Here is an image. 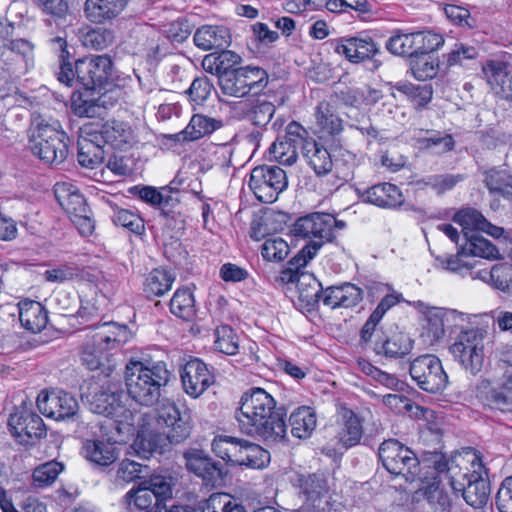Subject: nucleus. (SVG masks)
<instances>
[{"mask_svg":"<svg viewBox=\"0 0 512 512\" xmlns=\"http://www.w3.org/2000/svg\"><path fill=\"white\" fill-rule=\"evenodd\" d=\"M236 419L243 433L259 437L267 443L281 442L287 434L284 415L276 409V401L259 387L242 395Z\"/></svg>","mask_w":512,"mask_h":512,"instance_id":"nucleus-1","label":"nucleus"},{"mask_svg":"<svg viewBox=\"0 0 512 512\" xmlns=\"http://www.w3.org/2000/svg\"><path fill=\"white\" fill-rule=\"evenodd\" d=\"M171 373L163 361L143 362L130 360L125 368L128 395L144 406L155 404L161 388L170 380Z\"/></svg>","mask_w":512,"mask_h":512,"instance_id":"nucleus-2","label":"nucleus"},{"mask_svg":"<svg viewBox=\"0 0 512 512\" xmlns=\"http://www.w3.org/2000/svg\"><path fill=\"white\" fill-rule=\"evenodd\" d=\"M29 145L34 156L48 165H59L68 156L69 137L58 120L41 115L33 117Z\"/></svg>","mask_w":512,"mask_h":512,"instance_id":"nucleus-3","label":"nucleus"},{"mask_svg":"<svg viewBox=\"0 0 512 512\" xmlns=\"http://www.w3.org/2000/svg\"><path fill=\"white\" fill-rule=\"evenodd\" d=\"M124 400H127L124 392L112 389L111 386L102 387L89 400V407L93 413L109 419V435L115 442L124 441L126 436L134 432V415L126 407Z\"/></svg>","mask_w":512,"mask_h":512,"instance_id":"nucleus-4","label":"nucleus"},{"mask_svg":"<svg viewBox=\"0 0 512 512\" xmlns=\"http://www.w3.org/2000/svg\"><path fill=\"white\" fill-rule=\"evenodd\" d=\"M132 338V333L126 325L116 322H105L95 327L88 337L82 352V361L90 370L99 367L103 356L126 344Z\"/></svg>","mask_w":512,"mask_h":512,"instance_id":"nucleus-5","label":"nucleus"},{"mask_svg":"<svg viewBox=\"0 0 512 512\" xmlns=\"http://www.w3.org/2000/svg\"><path fill=\"white\" fill-rule=\"evenodd\" d=\"M471 469L465 467V471L459 474L457 467L449 468L450 485L455 492H461L468 505L475 509L486 506L489 501L490 485L483 478L485 473L484 466L477 454L472 455L471 460H467Z\"/></svg>","mask_w":512,"mask_h":512,"instance_id":"nucleus-6","label":"nucleus"},{"mask_svg":"<svg viewBox=\"0 0 512 512\" xmlns=\"http://www.w3.org/2000/svg\"><path fill=\"white\" fill-rule=\"evenodd\" d=\"M308 512H345L348 508L344 497L331 491L323 475H309L301 484Z\"/></svg>","mask_w":512,"mask_h":512,"instance_id":"nucleus-7","label":"nucleus"},{"mask_svg":"<svg viewBox=\"0 0 512 512\" xmlns=\"http://www.w3.org/2000/svg\"><path fill=\"white\" fill-rule=\"evenodd\" d=\"M171 496V487L162 476H152L139 483L137 489L126 494L130 511L166 512L165 500Z\"/></svg>","mask_w":512,"mask_h":512,"instance_id":"nucleus-8","label":"nucleus"},{"mask_svg":"<svg viewBox=\"0 0 512 512\" xmlns=\"http://www.w3.org/2000/svg\"><path fill=\"white\" fill-rule=\"evenodd\" d=\"M267 84L268 74L264 69L246 66L221 75L219 87L224 95L242 98L259 93Z\"/></svg>","mask_w":512,"mask_h":512,"instance_id":"nucleus-9","label":"nucleus"},{"mask_svg":"<svg viewBox=\"0 0 512 512\" xmlns=\"http://www.w3.org/2000/svg\"><path fill=\"white\" fill-rule=\"evenodd\" d=\"M379 459L392 475L402 476L412 482L419 473V460L415 453L398 440L384 441L378 450Z\"/></svg>","mask_w":512,"mask_h":512,"instance_id":"nucleus-10","label":"nucleus"},{"mask_svg":"<svg viewBox=\"0 0 512 512\" xmlns=\"http://www.w3.org/2000/svg\"><path fill=\"white\" fill-rule=\"evenodd\" d=\"M409 373L417 386L428 393H440L449 383L441 360L432 354L414 359L410 364Z\"/></svg>","mask_w":512,"mask_h":512,"instance_id":"nucleus-11","label":"nucleus"},{"mask_svg":"<svg viewBox=\"0 0 512 512\" xmlns=\"http://www.w3.org/2000/svg\"><path fill=\"white\" fill-rule=\"evenodd\" d=\"M450 352L470 374L476 375L482 370L485 361L484 339L478 330L461 332L450 346Z\"/></svg>","mask_w":512,"mask_h":512,"instance_id":"nucleus-12","label":"nucleus"},{"mask_svg":"<svg viewBox=\"0 0 512 512\" xmlns=\"http://www.w3.org/2000/svg\"><path fill=\"white\" fill-rule=\"evenodd\" d=\"M249 188L262 203H273L288 185L286 172L278 166H257L252 169Z\"/></svg>","mask_w":512,"mask_h":512,"instance_id":"nucleus-13","label":"nucleus"},{"mask_svg":"<svg viewBox=\"0 0 512 512\" xmlns=\"http://www.w3.org/2000/svg\"><path fill=\"white\" fill-rule=\"evenodd\" d=\"M336 218L329 213L315 212L296 220L291 228L295 237L310 239L308 244H319V249L335 238Z\"/></svg>","mask_w":512,"mask_h":512,"instance_id":"nucleus-14","label":"nucleus"},{"mask_svg":"<svg viewBox=\"0 0 512 512\" xmlns=\"http://www.w3.org/2000/svg\"><path fill=\"white\" fill-rule=\"evenodd\" d=\"M37 407L43 415L57 421L73 419L79 410L76 398L63 390L42 391Z\"/></svg>","mask_w":512,"mask_h":512,"instance_id":"nucleus-15","label":"nucleus"},{"mask_svg":"<svg viewBox=\"0 0 512 512\" xmlns=\"http://www.w3.org/2000/svg\"><path fill=\"white\" fill-rule=\"evenodd\" d=\"M112 60L108 55L85 57L76 61V80L86 89L101 87L111 74Z\"/></svg>","mask_w":512,"mask_h":512,"instance_id":"nucleus-16","label":"nucleus"},{"mask_svg":"<svg viewBox=\"0 0 512 512\" xmlns=\"http://www.w3.org/2000/svg\"><path fill=\"white\" fill-rule=\"evenodd\" d=\"M156 423L161 432L170 439V444H179L190 436L191 425L181 416L176 404L171 401L163 402L157 409Z\"/></svg>","mask_w":512,"mask_h":512,"instance_id":"nucleus-17","label":"nucleus"},{"mask_svg":"<svg viewBox=\"0 0 512 512\" xmlns=\"http://www.w3.org/2000/svg\"><path fill=\"white\" fill-rule=\"evenodd\" d=\"M186 469L201 478L206 485L215 486L222 481L223 466L203 449L188 448L183 452Z\"/></svg>","mask_w":512,"mask_h":512,"instance_id":"nucleus-18","label":"nucleus"},{"mask_svg":"<svg viewBox=\"0 0 512 512\" xmlns=\"http://www.w3.org/2000/svg\"><path fill=\"white\" fill-rule=\"evenodd\" d=\"M8 428L13 437L21 444H29L46 435L43 419L30 411H18L8 418Z\"/></svg>","mask_w":512,"mask_h":512,"instance_id":"nucleus-19","label":"nucleus"},{"mask_svg":"<svg viewBox=\"0 0 512 512\" xmlns=\"http://www.w3.org/2000/svg\"><path fill=\"white\" fill-rule=\"evenodd\" d=\"M424 333L430 343L439 341L445 336V330L465 321V314L457 310L430 307L426 313Z\"/></svg>","mask_w":512,"mask_h":512,"instance_id":"nucleus-20","label":"nucleus"},{"mask_svg":"<svg viewBox=\"0 0 512 512\" xmlns=\"http://www.w3.org/2000/svg\"><path fill=\"white\" fill-rule=\"evenodd\" d=\"M181 381L184 391L197 398L214 383V376L202 360L193 358L184 365Z\"/></svg>","mask_w":512,"mask_h":512,"instance_id":"nucleus-21","label":"nucleus"},{"mask_svg":"<svg viewBox=\"0 0 512 512\" xmlns=\"http://www.w3.org/2000/svg\"><path fill=\"white\" fill-rule=\"evenodd\" d=\"M334 51L344 56L352 63H360L373 58L379 47L369 36L358 35L354 37H342L333 43Z\"/></svg>","mask_w":512,"mask_h":512,"instance_id":"nucleus-22","label":"nucleus"},{"mask_svg":"<svg viewBox=\"0 0 512 512\" xmlns=\"http://www.w3.org/2000/svg\"><path fill=\"white\" fill-rule=\"evenodd\" d=\"M482 72L493 95L512 102V74L507 64L499 60H487L482 66Z\"/></svg>","mask_w":512,"mask_h":512,"instance_id":"nucleus-23","label":"nucleus"},{"mask_svg":"<svg viewBox=\"0 0 512 512\" xmlns=\"http://www.w3.org/2000/svg\"><path fill=\"white\" fill-rule=\"evenodd\" d=\"M362 298V289L349 282L330 286L321 291L323 304L331 309L354 307Z\"/></svg>","mask_w":512,"mask_h":512,"instance_id":"nucleus-24","label":"nucleus"},{"mask_svg":"<svg viewBox=\"0 0 512 512\" xmlns=\"http://www.w3.org/2000/svg\"><path fill=\"white\" fill-rule=\"evenodd\" d=\"M193 40L195 45L203 51L223 49L229 46L231 34L223 25H203L196 30Z\"/></svg>","mask_w":512,"mask_h":512,"instance_id":"nucleus-25","label":"nucleus"},{"mask_svg":"<svg viewBox=\"0 0 512 512\" xmlns=\"http://www.w3.org/2000/svg\"><path fill=\"white\" fill-rule=\"evenodd\" d=\"M54 194L59 205L70 218L78 214L90 212L85 198L73 184L67 182L56 183L54 186Z\"/></svg>","mask_w":512,"mask_h":512,"instance_id":"nucleus-26","label":"nucleus"},{"mask_svg":"<svg viewBox=\"0 0 512 512\" xmlns=\"http://www.w3.org/2000/svg\"><path fill=\"white\" fill-rule=\"evenodd\" d=\"M221 126L222 122L220 120L202 114H194L185 129L166 137L176 141H195L213 133Z\"/></svg>","mask_w":512,"mask_h":512,"instance_id":"nucleus-27","label":"nucleus"},{"mask_svg":"<svg viewBox=\"0 0 512 512\" xmlns=\"http://www.w3.org/2000/svg\"><path fill=\"white\" fill-rule=\"evenodd\" d=\"M127 3L128 0H86L84 13L91 22L102 24L116 18Z\"/></svg>","mask_w":512,"mask_h":512,"instance_id":"nucleus-28","label":"nucleus"},{"mask_svg":"<svg viewBox=\"0 0 512 512\" xmlns=\"http://www.w3.org/2000/svg\"><path fill=\"white\" fill-rule=\"evenodd\" d=\"M366 202L381 208L400 207L405 198L401 190L391 183H380L367 189L363 195Z\"/></svg>","mask_w":512,"mask_h":512,"instance_id":"nucleus-29","label":"nucleus"},{"mask_svg":"<svg viewBox=\"0 0 512 512\" xmlns=\"http://www.w3.org/2000/svg\"><path fill=\"white\" fill-rule=\"evenodd\" d=\"M301 153L316 175L323 176L332 171L333 160L331 154L324 145L318 143L315 139L305 141Z\"/></svg>","mask_w":512,"mask_h":512,"instance_id":"nucleus-30","label":"nucleus"},{"mask_svg":"<svg viewBox=\"0 0 512 512\" xmlns=\"http://www.w3.org/2000/svg\"><path fill=\"white\" fill-rule=\"evenodd\" d=\"M103 144L114 149H126L133 140L132 130L125 123L110 120L105 122L99 131L94 132Z\"/></svg>","mask_w":512,"mask_h":512,"instance_id":"nucleus-31","label":"nucleus"},{"mask_svg":"<svg viewBox=\"0 0 512 512\" xmlns=\"http://www.w3.org/2000/svg\"><path fill=\"white\" fill-rule=\"evenodd\" d=\"M18 312L21 325L32 333L41 332L47 325V311L38 301L29 299L20 301Z\"/></svg>","mask_w":512,"mask_h":512,"instance_id":"nucleus-32","label":"nucleus"},{"mask_svg":"<svg viewBox=\"0 0 512 512\" xmlns=\"http://www.w3.org/2000/svg\"><path fill=\"white\" fill-rule=\"evenodd\" d=\"M168 444L170 439L161 431L143 428L138 432L132 448L141 458H149L154 452L162 453Z\"/></svg>","mask_w":512,"mask_h":512,"instance_id":"nucleus-33","label":"nucleus"},{"mask_svg":"<svg viewBox=\"0 0 512 512\" xmlns=\"http://www.w3.org/2000/svg\"><path fill=\"white\" fill-rule=\"evenodd\" d=\"M78 162L81 166L93 169L105 157V151L98 135L90 133L87 137L81 136L78 140Z\"/></svg>","mask_w":512,"mask_h":512,"instance_id":"nucleus-34","label":"nucleus"},{"mask_svg":"<svg viewBox=\"0 0 512 512\" xmlns=\"http://www.w3.org/2000/svg\"><path fill=\"white\" fill-rule=\"evenodd\" d=\"M315 124L317 132L324 137L337 135L343 130L342 119L334 106L327 101H322L316 106Z\"/></svg>","mask_w":512,"mask_h":512,"instance_id":"nucleus-35","label":"nucleus"},{"mask_svg":"<svg viewBox=\"0 0 512 512\" xmlns=\"http://www.w3.org/2000/svg\"><path fill=\"white\" fill-rule=\"evenodd\" d=\"M488 404L504 412L512 411V371H507L501 381L487 392Z\"/></svg>","mask_w":512,"mask_h":512,"instance_id":"nucleus-36","label":"nucleus"},{"mask_svg":"<svg viewBox=\"0 0 512 512\" xmlns=\"http://www.w3.org/2000/svg\"><path fill=\"white\" fill-rule=\"evenodd\" d=\"M291 433L299 439L309 438L317 425V418L313 408L301 406L295 409L289 418Z\"/></svg>","mask_w":512,"mask_h":512,"instance_id":"nucleus-37","label":"nucleus"},{"mask_svg":"<svg viewBox=\"0 0 512 512\" xmlns=\"http://www.w3.org/2000/svg\"><path fill=\"white\" fill-rule=\"evenodd\" d=\"M413 349V340L404 333H396L382 342H377L374 351L389 358H402Z\"/></svg>","mask_w":512,"mask_h":512,"instance_id":"nucleus-38","label":"nucleus"},{"mask_svg":"<svg viewBox=\"0 0 512 512\" xmlns=\"http://www.w3.org/2000/svg\"><path fill=\"white\" fill-rule=\"evenodd\" d=\"M33 45L24 39L12 40L4 53L7 60H13L14 71H27L33 63Z\"/></svg>","mask_w":512,"mask_h":512,"instance_id":"nucleus-39","label":"nucleus"},{"mask_svg":"<svg viewBox=\"0 0 512 512\" xmlns=\"http://www.w3.org/2000/svg\"><path fill=\"white\" fill-rule=\"evenodd\" d=\"M175 275L163 268H155L145 278L144 292L148 297L163 296L171 290Z\"/></svg>","mask_w":512,"mask_h":512,"instance_id":"nucleus-40","label":"nucleus"},{"mask_svg":"<svg viewBox=\"0 0 512 512\" xmlns=\"http://www.w3.org/2000/svg\"><path fill=\"white\" fill-rule=\"evenodd\" d=\"M86 459L98 465L107 466L117 459L116 448L109 442L87 440L83 445Z\"/></svg>","mask_w":512,"mask_h":512,"instance_id":"nucleus-41","label":"nucleus"},{"mask_svg":"<svg viewBox=\"0 0 512 512\" xmlns=\"http://www.w3.org/2000/svg\"><path fill=\"white\" fill-rule=\"evenodd\" d=\"M194 512H245L244 507L227 493H213Z\"/></svg>","mask_w":512,"mask_h":512,"instance_id":"nucleus-42","label":"nucleus"},{"mask_svg":"<svg viewBox=\"0 0 512 512\" xmlns=\"http://www.w3.org/2000/svg\"><path fill=\"white\" fill-rule=\"evenodd\" d=\"M484 182L489 192L512 199V175L506 170L492 168L485 173Z\"/></svg>","mask_w":512,"mask_h":512,"instance_id":"nucleus-43","label":"nucleus"},{"mask_svg":"<svg viewBox=\"0 0 512 512\" xmlns=\"http://www.w3.org/2000/svg\"><path fill=\"white\" fill-rule=\"evenodd\" d=\"M342 427L339 432V440L346 447H352L359 443L363 430L358 416L349 409L342 412Z\"/></svg>","mask_w":512,"mask_h":512,"instance_id":"nucleus-44","label":"nucleus"},{"mask_svg":"<svg viewBox=\"0 0 512 512\" xmlns=\"http://www.w3.org/2000/svg\"><path fill=\"white\" fill-rule=\"evenodd\" d=\"M319 244L305 245L289 262L288 266L282 272V279L287 282H294L300 278L299 271L314 258L319 251Z\"/></svg>","mask_w":512,"mask_h":512,"instance_id":"nucleus-45","label":"nucleus"},{"mask_svg":"<svg viewBox=\"0 0 512 512\" xmlns=\"http://www.w3.org/2000/svg\"><path fill=\"white\" fill-rule=\"evenodd\" d=\"M418 493L427 500L435 512H448L451 508L452 502L449 494L436 480L422 487Z\"/></svg>","mask_w":512,"mask_h":512,"instance_id":"nucleus-46","label":"nucleus"},{"mask_svg":"<svg viewBox=\"0 0 512 512\" xmlns=\"http://www.w3.org/2000/svg\"><path fill=\"white\" fill-rule=\"evenodd\" d=\"M195 300L189 288L176 290L171 301L170 311L184 320H191L195 315Z\"/></svg>","mask_w":512,"mask_h":512,"instance_id":"nucleus-47","label":"nucleus"},{"mask_svg":"<svg viewBox=\"0 0 512 512\" xmlns=\"http://www.w3.org/2000/svg\"><path fill=\"white\" fill-rule=\"evenodd\" d=\"M463 248L468 256L492 260L500 257L498 249L488 239L478 234H471L467 237Z\"/></svg>","mask_w":512,"mask_h":512,"instance_id":"nucleus-48","label":"nucleus"},{"mask_svg":"<svg viewBox=\"0 0 512 512\" xmlns=\"http://www.w3.org/2000/svg\"><path fill=\"white\" fill-rule=\"evenodd\" d=\"M466 257H468V255L464 252V248L462 247L456 254L436 256V267L464 275L474 268L473 263L465 260Z\"/></svg>","mask_w":512,"mask_h":512,"instance_id":"nucleus-49","label":"nucleus"},{"mask_svg":"<svg viewBox=\"0 0 512 512\" xmlns=\"http://www.w3.org/2000/svg\"><path fill=\"white\" fill-rule=\"evenodd\" d=\"M453 221L462 227L465 238L470 236V232L480 231L488 226L485 217L475 209L467 208L457 212Z\"/></svg>","mask_w":512,"mask_h":512,"instance_id":"nucleus-50","label":"nucleus"},{"mask_svg":"<svg viewBox=\"0 0 512 512\" xmlns=\"http://www.w3.org/2000/svg\"><path fill=\"white\" fill-rule=\"evenodd\" d=\"M63 470L64 465L61 462L51 460L43 463L33 470V485L38 488L48 487L56 481Z\"/></svg>","mask_w":512,"mask_h":512,"instance_id":"nucleus-51","label":"nucleus"},{"mask_svg":"<svg viewBox=\"0 0 512 512\" xmlns=\"http://www.w3.org/2000/svg\"><path fill=\"white\" fill-rule=\"evenodd\" d=\"M386 49L394 55L415 57L413 32L395 31L387 40Z\"/></svg>","mask_w":512,"mask_h":512,"instance_id":"nucleus-52","label":"nucleus"},{"mask_svg":"<svg viewBox=\"0 0 512 512\" xmlns=\"http://www.w3.org/2000/svg\"><path fill=\"white\" fill-rule=\"evenodd\" d=\"M298 147L296 143L280 136L271 145L270 153L279 163L292 165L297 161Z\"/></svg>","mask_w":512,"mask_h":512,"instance_id":"nucleus-53","label":"nucleus"},{"mask_svg":"<svg viewBox=\"0 0 512 512\" xmlns=\"http://www.w3.org/2000/svg\"><path fill=\"white\" fill-rule=\"evenodd\" d=\"M396 89L405 94L416 108L425 107L432 99L433 91L430 84L414 85L411 83L398 84Z\"/></svg>","mask_w":512,"mask_h":512,"instance_id":"nucleus-54","label":"nucleus"},{"mask_svg":"<svg viewBox=\"0 0 512 512\" xmlns=\"http://www.w3.org/2000/svg\"><path fill=\"white\" fill-rule=\"evenodd\" d=\"M415 56L429 55L444 43L440 34L431 31L413 32Z\"/></svg>","mask_w":512,"mask_h":512,"instance_id":"nucleus-55","label":"nucleus"},{"mask_svg":"<svg viewBox=\"0 0 512 512\" xmlns=\"http://www.w3.org/2000/svg\"><path fill=\"white\" fill-rule=\"evenodd\" d=\"M215 347L218 351L235 355L239 349V339L234 330L228 325H221L215 330Z\"/></svg>","mask_w":512,"mask_h":512,"instance_id":"nucleus-56","label":"nucleus"},{"mask_svg":"<svg viewBox=\"0 0 512 512\" xmlns=\"http://www.w3.org/2000/svg\"><path fill=\"white\" fill-rule=\"evenodd\" d=\"M288 243L281 237L268 238L262 245L261 254L267 261L280 262L289 254Z\"/></svg>","mask_w":512,"mask_h":512,"instance_id":"nucleus-57","label":"nucleus"},{"mask_svg":"<svg viewBox=\"0 0 512 512\" xmlns=\"http://www.w3.org/2000/svg\"><path fill=\"white\" fill-rule=\"evenodd\" d=\"M115 39L112 30L107 28L91 29L83 35L82 42L87 48L103 50L113 44Z\"/></svg>","mask_w":512,"mask_h":512,"instance_id":"nucleus-58","label":"nucleus"},{"mask_svg":"<svg viewBox=\"0 0 512 512\" xmlns=\"http://www.w3.org/2000/svg\"><path fill=\"white\" fill-rule=\"evenodd\" d=\"M244 452L242 465L247 467L261 469L270 461L269 452L253 442L248 441Z\"/></svg>","mask_w":512,"mask_h":512,"instance_id":"nucleus-59","label":"nucleus"},{"mask_svg":"<svg viewBox=\"0 0 512 512\" xmlns=\"http://www.w3.org/2000/svg\"><path fill=\"white\" fill-rule=\"evenodd\" d=\"M299 291V297L310 303L311 301L321 299V284L309 274L301 273L300 278L295 281Z\"/></svg>","mask_w":512,"mask_h":512,"instance_id":"nucleus-60","label":"nucleus"},{"mask_svg":"<svg viewBox=\"0 0 512 512\" xmlns=\"http://www.w3.org/2000/svg\"><path fill=\"white\" fill-rule=\"evenodd\" d=\"M150 469L135 461L124 459L120 462L117 470V478L126 483L132 482L136 479H141L148 475Z\"/></svg>","mask_w":512,"mask_h":512,"instance_id":"nucleus-61","label":"nucleus"},{"mask_svg":"<svg viewBox=\"0 0 512 512\" xmlns=\"http://www.w3.org/2000/svg\"><path fill=\"white\" fill-rule=\"evenodd\" d=\"M416 59L412 62V72L418 80H426L433 78L437 74L438 65L430 55L415 56Z\"/></svg>","mask_w":512,"mask_h":512,"instance_id":"nucleus-62","label":"nucleus"},{"mask_svg":"<svg viewBox=\"0 0 512 512\" xmlns=\"http://www.w3.org/2000/svg\"><path fill=\"white\" fill-rule=\"evenodd\" d=\"M113 221L116 225L124 227L135 234H141L144 231L142 218L130 210H118L114 215Z\"/></svg>","mask_w":512,"mask_h":512,"instance_id":"nucleus-63","label":"nucleus"},{"mask_svg":"<svg viewBox=\"0 0 512 512\" xmlns=\"http://www.w3.org/2000/svg\"><path fill=\"white\" fill-rule=\"evenodd\" d=\"M419 143L423 148L431 150L435 154L446 153L454 148V140L448 134L440 136L438 133H432L430 137L420 139Z\"/></svg>","mask_w":512,"mask_h":512,"instance_id":"nucleus-64","label":"nucleus"}]
</instances>
